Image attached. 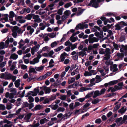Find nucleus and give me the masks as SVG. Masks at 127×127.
Listing matches in <instances>:
<instances>
[{
	"label": "nucleus",
	"instance_id": "obj_1",
	"mask_svg": "<svg viewBox=\"0 0 127 127\" xmlns=\"http://www.w3.org/2000/svg\"><path fill=\"white\" fill-rule=\"evenodd\" d=\"M110 51V49L108 48H106L105 51H104V49L101 48L100 49L99 53L101 54H105V56L104 58L103 59L106 60L109 59L110 58L111 53Z\"/></svg>",
	"mask_w": 127,
	"mask_h": 127
},
{
	"label": "nucleus",
	"instance_id": "obj_2",
	"mask_svg": "<svg viewBox=\"0 0 127 127\" xmlns=\"http://www.w3.org/2000/svg\"><path fill=\"white\" fill-rule=\"evenodd\" d=\"M119 48L121 52H123L125 54L127 53V45H121L119 46Z\"/></svg>",
	"mask_w": 127,
	"mask_h": 127
},
{
	"label": "nucleus",
	"instance_id": "obj_3",
	"mask_svg": "<svg viewBox=\"0 0 127 127\" xmlns=\"http://www.w3.org/2000/svg\"><path fill=\"white\" fill-rule=\"evenodd\" d=\"M98 2L97 1H96V0H91L90 3L88 4L89 6H92V7L95 8H97L98 7Z\"/></svg>",
	"mask_w": 127,
	"mask_h": 127
},
{
	"label": "nucleus",
	"instance_id": "obj_4",
	"mask_svg": "<svg viewBox=\"0 0 127 127\" xmlns=\"http://www.w3.org/2000/svg\"><path fill=\"white\" fill-rule=\"evenodd\" d=\"M40 46L39 44H38L32 48L31 52L32 55H34V54L35 52L37 51L38 50Z\"/></svg>",
	"mask_w": 127,
	"mask_h": 127
},
{
	"label": "nucleus",
	"instance_id": "obj_5",
	"mask_svg": "<svg viewBox=\"0 0 127 127\" xmlns=\"http://www.w3.org/2000/svg\"><path fill=\"white\" fill-rule=\"evenodd\" d=\"M39 60L37 58H35L32 60L30 62V63L31 64L34 65L38 63L39 62Z\"/></svg>",
	"mask_w": 127,
	"mask_h": 127
},
{
	"label": "nucleus",
	"instance_id": "obj_6",
	"mask_svg": "<svg viewBox=\"0 0 127 127\" xmlns=\"http://www.w3.org/2000/svg\"><path fill=\"white\" fill-rule=\"evenodd\" d=\"M89 43H92L94 42H98V39L96 37H93L89 39Z\"/></svg>",
	"mask_w": 127,
	"mask_h": 127
},
{
	"label": "nucleus",
	"instance_id": "obj_7",
	"mask_svg": "<svg viewBox=\"0 0 127 127\" xmlns=\"http://www.w3.org/2000/svg\"><path fill=\"white\" fill-rule=\"evenodd\" d=\"M35 68H34L32 66L30 67L29 71V74H30L31 73H37V72L35 70Z\"/></svg>",
	"mask_w": 127,
	"mask_h": 127
},
{
	"label": "nucleus",
	"instance_id": "obj_8",
	"mask_svg": "<svg viewBox=\"0 0 127 127\" xmlns=\"http://www.w3.org/2000/svg\"><path fill=\"white\" fill-rule=\"evenodd\" d=\"M5 96L6 98H9V99L13 98L14 97V95L12 94H10L8 92L6 93L5 95Z\"/></svg>",
	"mask_w": 127,
	"mask_h": 127
},
{
	"label": "nucleus",
	"instance_id": "obj_9",
	"mask_svg": "<svg viewBox=\"0 0 127 127\" xmlns=\"http://www.w3.org/2000/svg\"><path fill=\"white\" fill-rule=\"evenodd\" d=\"M67 55V54L65 53H64L62 54L60 56V59L61 60L60 61V62H63L64 60V59L65 58V56Z\"/></svg>",
	"mask_w": 127,
	"mask_h": 127
},
{
	"label": "nucleus",
	"instance_id": "obj_10",
	"mask_svg": "<svg viewBox=\"0 0 127 127\" xmlns=\"http://www.w3.org/2000/svg\"><path fill=\"white\" fill-rule=\"evenodd\" d=\"M14 39L12 38H8L7 39L6 41V46H8L9 42L12 43L13 42Z\"/></svg>",
	"mask_w": 127,
	"mask_h": 127
},
{
	"label": "nucleus",
	"instance_id": "obj_11",
	"mask_svg": "<svg viewBox=\"0 0 127 127\" xmlns=\"http://www.w3.org/2000/svg\"><path fill=\"white\" fill-rule=\"evenodd\" d=\"M101 95L100 91L98 90H96L94 92V95L93 96V97L95 98L98 96Z\"/></svg>",
	"mask_w": 127,
	"mask_h": 127
},
{
	"label": "nucleus",
	"instance_id": "obj_12",
	"mask_svg": "<svg viewBox=\"0 0 127 127\" xmlns=\"http://www.w3.org/2000/svg\"><path fill=\"white\" fill-rule=\"evenodd\" d=\"M25 43L24 41L22 39H21L18 43L19 46H18V48H21L24 45Z\"/></svg>",
	"mask_w": 127,
	"mask_h": 127
},
{
	"label": "nucleus",
	"instance_id": "obj_13",
	"mask_svg": "<svg viewBox=\"0 0 127 127\" xmlns=\"http://www.w3.org/2000/svg\"><path fill=\"white\" fill-rule=\"evenodd\" d=\"M32 115V113H30L28 114L25 116L24 119L26 121L28 122L30 118L31 117Z\"/></svg>",
	"mask_w": 127,
	"mask_h": 127
},
{
	"label": "nucleus",
	"instance_id": "obj_14",
	"mask_svg": "<svg viewBox=\"0 0 127 127\" xmlns=\"http://www.w3.org/2000/svg\"><path fill=\"white\" fill-rule=\"evenodd\" d=\"M43 90L45 91L46 94H49L51 91V89L49 87L47 88L46 87H44Z\"/></svg>",
	"mask_w": 127,
	"mask_h": 127
},
{
	"label": "nucleus",
	"instance_id": "obj_15",
	"mask_svg": "<svg viewBox=\"0 0 127 127\" xmlns=\"http://www.w3.org/2000/svg\"><path fill=\"white\" fill-rule=\"evenodd\" d=\"M117 67V65L114 64L111 66V70L112 71L114 72L118 70V68Z\"/></svg>",
	"mask_w": 127,
	"mask_h": 127
},
{
	"label": "nucleus",
	"instance_id": "obj_16",
	"mask_svg": "<svg viewBox=\"0 0 127 127\" xmlns=\"http://www.w3.org/2000/svg\"><path fill=\"white\" fill-rule=\"evenodd\" d=\"M18 56L17 55L14 53L11 55L10 58L13 60H16L18 58Z\"/></svg>",
	"mask_w": 127,
	"mask_h": 127
},
{
	"label": "nucleus",
	"instance_id": "obj_17",
	"mask_svg": "<svg viewBox=\"0 0 127 127\" xmlns=\"http://www.w3.org/2000/svg\"><path fill=\"white\" fill-rule=\"evenodd\" d=\"M8 46H6V42H5V44L4 43L2 42L0 43V47L1 49H3L4 48H6L8 47Z\"/></svg>",
	"mask_w": 127,
	"mask_h": 127
},
{
	"label": "nucleus",
	"instance_id": "obj_18",
	"mask_svg": "<svg viewBox=\"0 0 127 127\" xmlns=\"http://www.w3.org/2000/svg\"><path fill=\"white\" fill-rule=\"evenodd\" d=\"M126 110V108L123 107L119 110L118 112L120 113L121 114H123L125 113Z\"/></svg>",
	"mask_w": 127,
	"mask_h": 127
},
{
	"label": "nucleus",
	"instance_id": "obj_19",
	"mask_svg": "<svg viewBox=\"0 0 127 127\" xmlns=\"http://www.w3.org/2000/svg\"><path fill=\"white\" fill-rule=\"evenodd\" d=\"M49 106L50 107L53 109L55 110H56L58 107V105L55 104H54V103H53L51 105H50Z\"/></svg>",
	"mask_w": 127,
	"mask_h": 127
},
{
	"label": "nucleus",
	"instance_id": "obj_20",
	"mask_svg": "<svg viewBox=\"0 0 127 127\" xmlns=\"http://www.w3.org/2000/svg\"><path fill=\"white\" fill-rule=\"evenodd\" d=\"M78 54L79 55L81 56L82 57H83L84 56H86L87 55V54L86 52L85 51H84L79 52H78Z\"/></svg>",
	"mask_w": 127,
	"mask_h": 127
},
{
	"label": "nucleus",
	"instance_id": "obj_21",
	"mask_svg": "<svg viewBox=\"0 0 127 127\" xmlns=\"http://www.w3.org/2000/svg\"><path fill=\"white\" fill-rule=\"evenodd\" d=\"M20 80L19 79L17 80L15 82L14 84L16 87L18 88L19 87L20 84Z\"/></svg>",
	"mask_w": 127,
	"mask_h": 127
},
{
	"label": "nucleus",
	"instance_id": "obj_22",
	"mask_svg": "<svg viewBox=\"0 0 127 127\" xmlns=\"http://www.w3.org/2000/svg\"><path fill=\"white\" fill-rule=\"evenodd\" d=\"M12 35L13 37L15 38H16L17 36V35L16 31L14 30H12Z\"/></svg>",
	"mask_w": 127,
	"mask_h": 127
},
{
	"label": "nucleus",
	"instance_id": "obj_23",
	"mask_svg": "<svg viewBox=\"0 0 127 127\" xmlns=\"http://www.w3.org/2000/svg\"><path fill=\"white\" fill-rule=\"evenodd\" d=\"M118 82L117 80L112 81L109 82V86H111L116 84Z\"/></svg>",
	"mask_w": 127,
	"mask_h": 127
},
{
	"label": "nucleus",
	"instance_id": "obj_24",
	"mask_svg": "<svg viewBox=\"0 0 127 127\" xmlns=\"http://www.w3.org/2000/svg\"><path fill=\"white\" fill-rule=\"evenodd\" d=\"M78 38L77 36L73 37L71 36L70 38V40L72 42H73L78 40Z\"/></svg>",
	"mask_w": 127,
	"mask_h": 127
},
{
	"label": "nucleus",
	"instance_id": "obj_25",
	"mask_svg": "<svg viewBox=\"0 0 127 127\" xmlns=\"http://www.w3.org/2000/svg\"><path fill=\"white\" fill-rule=\"evenodd\" d=\"M59 43V41H55L51 44V46L52 48H53L57 45Z\"/></svg>",
	"mask_w": 127,
	"mask_h": 127
},
{
	"label": "nucleus",
	"instance_id": "obj_26",
	"mask_svg": "<svg viewBox=\"0 0 127 127\" xmlns=\"http://www.w3.org/2000/svg\"><path fill=\"white\" fill-rule=\"evenodd\" d=\"M20 67L21 69L23 70H25L27 69V66L24 64H21L20 65H18V68H20Z\"/></svg>",
	"mask_w": 127,
	"mask_h": 127
},
{
	"label": "nucleus",
	"instance_id": "obj_27",
	"mask_svg": "<svg viewBox=\"0 0 127 127\" xmlns=\"http://www.w3.org/2000/svg\"><path fill=\"white\" fill-rule=\"evenodd\" d=\"M95 79H96V83H99L101 81V79L100 78V76H99L97 75L96 76Z\"/></svg>",
	"mask_w": 127,
	"mask_h": 127
},
{
	"label": "nucleus",
	"instance_id": "obj_28",
	"mask_svg": "<svg viewBox=\"0 0 127 127\" xmlns=\"http://www.w3.org/2000/svg\"><path fill=\"white\" fill-rule=\"evenodd\" d=\"M76 29L77 30L83 29L82 24H79L77 25L76 27Z\"/></svg>",
	"mask_w": 127,
	"mask_h": 127
},
{
	"label": "nucleus",
	"instance_id": "obj_29",
	"mask_svg": "<svg viewBox=\"0 0 127 127\" xmlns=\"http://www.w3.org/2000/svg\"><path fill=\"white\" fill-rule=\"evenodd\" d=\"M125 54L123 52L118 53L117 54V56L119 58H122L124 56Z\"/></svg>",
	"mask_w": 127,
	"mask_h": 127
},
{
	"label": "nucleus",
	"instance_id": "obj_30",
	"mask_svg": "<svg viewBox=\"0 0 127 127\" xmlns=\"http://www.w3.org/2000/svg\"><path fill=\"white\" fill-rule=\"evenodd\" d=\"M48 34H45L43 35V38H44V40L47 42V41L49 40V38L48 37Z\"/></svg>",
	"mask_w": 127,
	"mask_h": 127
},
{
	"label": "nucleus",
	"instance_id": "obj_31",
	"mask_svg": "<svg viewBox=\"0 0 127 127\" xmlns=\"http://www.w3.org/2000/svg\"><path fill=\"white\" fill-rule=\"evenodd\" d=\"M40 28L41 30H44L46 26L45 25L42 23H40L39 25Z\"/></svg>",
	"mask_w": 127,
	"mask_h": 127
},
{
	"label": "nucleus",
	"instance_id": "obj_32",
	"mask_svg": "<svg viewBox=\"0 0 127 127\" xmlns=\"http://www.w3.org/2000/svg\"><path fill=\"white\" fill-rule=\"evenodd\" d=\"M35 70L38 71H40L42 70H43L44 67V66H41L40 67H35Z\"/></svg>",
	"mask_w": 127,
	"mask_h": 127
},
{
	"label": "nucleus",
	"instance_id": "obj_33",
	"mask_svg": "<svg viewBox=\"0 0 127 127\" xmlns=\"http://www.w3.org/2000/svg\"><path fill=\"white\" fill-rule=\"evenodd\" d=\"M127 123V115H124L123 120L122 121L121 124L123 123Z\"/></svg>",
	"mask_w": 127,
	"mask_h": 127
},
{
	"label": "nucleus",
	"instance_id": "obj_34",
	"mask_svg": "<svg viewBox=\"0 0 127 127\" xmlns=\"http://www.w3.org/2000/svg\"><path fill=\"white\" fill-rule=\"evenodd\" d=\"M15 15V14L14 12L13 11H11L10 12L9 17L10 19L14 17Z\"/></svg>",
	"mask_w": 127,
	"mask_h": 127
},
{
	"label": "nucleus",
	"instance_id": "obj_35",
	"mask_svg": "<svg viewBox=\"0 0 127 127\" xmlns=\"http://www.w3.org/2000/svg\"><path fill=\"white\" fill-rule=\"evenodd\" d=\"M48 121L47 120L46 118H44L41 120L40 121V123L41 125L43 124L45 122Z\"/></svg>",
	"mask_w": 127,
	"mask_h": 127
},
{
	"label": "nucleus",
	"instance_id": "obj_36",
	"mask_svg": "<svg viewBox=\"0 0 127 127\" xmlns=\"http://www.w3.org/2000/svg\"><path fill=\"white\" fill-rule=\"evenodd\" d=\"M9 21L10 23L13 25H15L17 23L15 21L13 20L12 18L9 19Z\"/></svg>",
	"mask_w": 127,
	"mask_h": 127
},
{
	"label": "nucleus",
	"instance_id": "obj_37",
	"mask_svg": "<svg viewBox=\"0 0 127 127\" xmlns=\"http://www.w3.org/2000/svg\"><path fill=\"white\" fill-rule=\"evenodd\" d=\"M43 108L42 105H36L34 107V109L35 110L40 109Z\"/></svg>",
	"mask_w": 127,
	"mask_h": 127
},
{
	"label": "nucleus",
	"instance_id": "obj_38",
	"mask_svg": "<svg viewBox=\"0 0 127 127\" xmlns=\"http://www.w3.org/2000/svg\"><path fill=\"white\" fill-rule=\"evenodd\" d=\"M46 78V76H45V75H44L42 76H40L38 78L37 80L38 81H39L41 80H44Z\"/></svg>",
	"mask_w": 127,
	"mask_h": 127
},
{
	"label": "nucleus",
	"instance_id": "obj_39",
	"mask_svg": "<svg viewBox=\"0 0 127 127\" xmlns=\"http://www.w3.org/2000/svg\"><path fill=\"white\" fill-rule=\"evenodd\" d=\"M98 71L101 73L102 76H104L106 74V73L104 72V70L102 69H98Z\"/></svg>",
	"mask_w": 127,
	"mask_h": 127
},
{
	"label": "nucleus",
	"instance_id": "obj_40",
	"mask_svg": "<svg viewBox=\"0 0 127 127\" xmlns=\"http://www.w3.org/2000/svg\"><path fill=\"white\" fill-rule=\"evenodd\" d=\"M93 74L88 71H86L84 73V75L86 76H91Z\"/></svg>",
	"mask_w": 127,
	"mask_h": 127
},
{
	"label": "nucleus",
	"instance_id": "obj_41",
	"mask_svg": "<svg viewBox=\"0 0 127 127\" xmlns=\"http://www.w3.org/2000/svg\"><path fill=\"white\" fill-rule=\"evenodd\" d=\"M64 48V47L63 46H60L56 48V49H55V52H57L61 50L62 49H63Z\"/></svg>",
	"mask_w": 127,
	"mask_h": 127
},
{
	"label": "nucleus",
	"instance_id": "obj_42",
	"mask_svg": "<svg viewBox=\"0 0 127 127\" xmlns=\"http://www.w3.org/2000/svg\"><path fill=\"white\" fill-rule=\"evenodd\" d=\"M64 14L68 17V16L70 14L71 12L69 10H67L64 12Z\"/></svg>",
	"mask_w": 127,
	"mask_h": 127
},
{
	"label": "nucleus",
	"instance_id": "obj_43",
	"mask_svg": "<svg viewBox=\"0 0 127 127\" xmlns=\"http://www.w3.org/2000/svg\"><path fill=\"white\" fill-rule=\"evenodd\" d=\"M110 91L112 92H113L115 91L114 87H109L107 90V91L109 92Z\"/></svg>",
	"mask_w": 127,
	"mask_h": 127
},
{
	"label": "nucleus",
	"instance_id": "obj_44",
	"mask_svg": "<svg viewBox=\"0 0 127 127\" xmlns=\"http://www.w3.org/2000/svg\"><path fill=\"white\" fill-rule=\"evenodd\" d=\"M32 14H29L26 15V18L28 20H31L32 17Z\"/></svg>",
	"mask_w": 127,
	"mask_h": 127
},
{
	"label": "nucleus",
	"instance_id": "obj_45",
	"mask_svg": "<svg viewBox=\"0 0 127 127\" xmlns=\"http://www.w3.org/2000/svg\"><path fill=\"white\" fill-rule=\"evenodd\" d=\"M121 105V104H120L116 105L113 110V111L114 112L118 110L120 107Z\"/></svg>",
	"mask_w": 127,
	"mask_h": 127
},
{
	"label": "nucleus",
	"instance_id": "obj_46",
	"mask_svg": "<svg viewBox=\"0 0 127 127\" xmlns=\"http://www.w3.org/2000/svg\"><path fill=\"white\" fill-rule=\"evenodd\" d=\"M69 107L70 109L71 110H73L75 107V106H74V103H72L69 104Z\"/></svg>",
	"mask_w": 127,
	"mask_h": 127
},
{
	"label": "nucleus",
	"instance_id": "obj_47",
	"mask_svg": "<svg viewBox=\"0 0 127 127\" xmlns=\"http://www.w3.org/2000/svg\"><path fill=\"white\" fill-rule=\"evenodd\" d=\"M48 36L51 38H53L55 37L56 36V33H51L48 34Z\"/></svg>",
	"mask_w": 127,
	"mask_h": 127
},
{
	"label": "nucleus",
	"instance_id": "obj_48",
	"mask_svg": "<svg viewBox=\"0 0 127 127\" xmlns=\"http://www.w3.org/2000/svg\"><path fill=\"white\" fill-rule=\"evenodd\" d=\"M4 123H7V124H10L11 122L10 121H9L7 120H4L3 121H1L0 122V124H2Z\"/></svg>",
	"mask_w": 127,
	"mask_h": 127
},
{
	"label": "nucleus",
	"instance_id": "obj_49",
	"mask_svg": "<svg viewBox=\"0 0 127 127\" xmlns=\"http://www.w3.org/2000/svg\"><path fill=\"white\" fill-rule=\"evenodd\" d=\"M99 102V100L97 98H96L92 100V102L94 104H95L98 103Z\"/></svg>",
	"mask_w": 127,
	"mask_h": 127
},
{
	"label": "nucleus",
	"instance_id": "obj_50",
	"mask_svg": "<svg viewBox=\"0 0 127 127\" xmlns=\"http://www.w3.org/2000/svg\"><path fill=\"white\" fill-rule=\"evenodd\" d=\"M65 110V109L64 108L61 107H59L57 109V111L58 112H63Z\"/></svg>",
	"mask_w": 127,
	"mask_h": 127
},
{
	"label": "nucleus",
	"instance_id": "obj_51",
	"mask_svg": "<svg viewBox=\"0 0 127 127\" xmlns=\"http://www.w3.org/2000/svg\"><path fill=\"white\" fill-rule=\"evenodd\" d=\"M12 75L10 74L5 75V78L7 79H10L12 77Z\"/></svg>",
	"mask_w": 127,
	"mask_h": 127
},
{
	"label": "nucleus",
	"instance_id": "obj_52",
	"mask_svg": "<svg viewBox=\"0 0 127 127\" xmlns=\"http://www.w3.org/2000/svg\"><path fill=\"white\" fill-rule=\"evenodd\" d=\"M13 106L12 104H8L6 105V108L8 110H10L12 108Z\"/></svg>",
	"mask_w": 127,
	"mask_h": 127
},
{
	"label": "nucleus",
	"instance_id": "obj_53",
	"mask_svg": "<svg viewBox=\"0 0 127 127\" xmlns=\"http://www.w3.org/2000/svg\"><path fill=\"white\" fill-rule=\"evenodd\" d=\"M115 27H116V29L117 30H119L121 29V28L122 27L121 24V23L120 24H118L115 26Z\"/></svg>",
	"mask_w": 127,
	"mask_h": 127
},
{
	"label": "nucleus",
	"instance_id": "obj_54",
	"mask_svg": "<svg viewBox=\"0 0 127 127\" xmlns=\"http://www.w3.org/2000/svg\"><path fill=\"white\" fill-rule=\"evenodd\" d=\"M72 43L69 40L67 41L64 44L65 46H70L72 45Z\"/></svg>",
	"mask_w": 127,
	"mask_h": 127
},
{
	"label": "nucleus",
	"instance_id": "obj_55",
	"mask_svg": "<svg viewBox=\"0 0 127 127\" xmlns=\"http://www.w3.org/2000/svg\"><path fill=\"white\" fill-rule=\"evenodd\" d=\"M75 81V78L74 77H72L70 79H68V82L69 84H71L74 82Z\"/></svg>",
	"mask_w": 127,
	"mask_h": 127
},
{
	"label": "nucleus",
	"instance_id": "obj_56",
	"mask_svg": "<svg viewBox=\"0 0 127 127\" xmlns=\"http://www.w3.org/2000/svg\"><path fill=\"white\" fill-rule=\"evenodd\" d=\"M106 91V90L104 88H103L100 91V95H101L104 94Z\"/></svg>",
	"mask_w": 127,
	"mask_h": 127
},
{
	"label": "nucleus",
	"instance_id": "obj_57",
	"mask_svg": "<svg viewBox=\"0 0 127 127\" xmlns=\"http://www.w3.org/2000/svg\"><path fill=\"white\" fill-rule=\"evenodd\" d=\"M125 36L124 35H122L120 37L119 41L120 42H122L125 40Z\"/></svg>",
	"mask_w": 127,
	"mask_h": 127
},
{
	"label": "nucleus",
	"instance_id": "obj_58",
	"mask_svg": "<svg viewBox=\"0 0 127 127\" xmlns=\"http://www.w3.org/2000/svg\"><path fill=\"white\" fill-rule=\"evenodd\" d=\"M29 94L33 96H35L37 95V94H36L34 91H30L29 93Z\"/></svg>",
	"mask_w": 127,
	"mask_h": 127
},
{
	"label": "nucleus",
	"instance_id": "obj_59",
	"mask_svg": "<svg viewBox=\"0 0 127 127\" xmlns=\"http://www.w3.org/2000/svg\"><path fill=\"white\" fill-rule=\"evenodd\" d=\"M63 8L59 9L58 11V13L60 15H62L63 14Z\"/></svg>",
	"mask_w": 127,
	"mask_h": 127
},
{
	"label": "nucleus",
	"instance_id": "obj_60",
	"mask_svg": "<svg viewBox=\"0 0 127 127\" xmlns=\"http://www.w3.org/2000/svg\"><path fill=\"white\" fill-rule=\"evenodd\" d=\"M49 99L48 98H46L44 100L43 102V103L44 104L46 103H49Z\"/></svg>",
	"mask_w": 127,
	"mask_h": 127
},
{
	"label": "nucleus",
	"instance_id": "obj_61",
	"mask_svg": "<svg viewBox=\"0 0 127 127\" xmlns=\"http://www.w3.org/2000/svg\"><path fill=\"white\" fill-rule=\"evenodd\" d=\"M66 98V95H62L60 96V98L62 100H65Z\"/></svg>",
	"mask_w": 127,
	"mask_h": 127
},
{
	"label": "nucleus",
	"instance_id": "obj_62",
	"mask_svg": "<svg viewBox=\"0 0 127 127\" xmlns=\"http://www.w3.org/2000/svg\"><path fill=\"white\" fill-rule=\"evenodd\" d=\"M33 91L37 95L39 93V90L38 87L34 89Z\"/></svg>",
	"mask_w": 127,
	"mask_h": 127
},
{
	"label": "nucleus",
	"instance_id": "obj_63",
	"mask_svg": "<svg viewBox=\"0 0 127 127\" xmlns=\"http://www.w3.org/2000/svg\"><path fill=\"white\" fill-rule=\"evenodd\" d=\"M6 108L5 106L4 105L0 104V109L1 110H4Z\"/></svg>",
	"mask_w": 127,
	"mask_h": 127
},
{
	"label": "nucleus",
	"instance_id": "obj_64",
	"mask_svg": "<svg viewBox=\"0 0 127 127\" xmlns=\"http://www.w3.org/2000/svg\"><path fill=\"white\" fill-rule=\"evenodd\" d=\"M52 71L49 72L44 74V75L46 78L47 77H48L50 76L52 74Z\"/></svg>",
	"mask_w": 127,
	"mask_h": 127
}]
</instances>
